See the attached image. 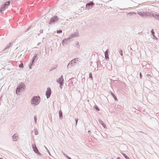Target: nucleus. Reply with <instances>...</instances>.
<instances>
[{"label":"nucleus","instance_id":"1","mask_svg":"<svg viewBox=\"0 0 159 159\" xmlns=\"http://www.w3.org/2000/svg\"><path fill=\"white\" fill-rule=\"evenodd\" d=\"M40 101V98L39 96H34L31 101V103L32 105H37Z\"/></svg>","mask_w":159,"mask_h":159},{"label":"nucleus","instance_id":"2","mask_svg":"<svg viewBox=\"0 0 159 159\" xmlns=\"http://www.w3.org/2000/svg\"><path fill=\"white\" fill-rule=\"evenodd\" d=\"M25 87V85L23 83H21L17 87L16 93L17 94H18L20 91H23Z\"/></svg>","mask_w":159,"mask_h":159},{"label":"nucleus","instance_id":"3","mask_svg":"<svg viewBox=\"0 0 159 159\" xmlns=\"http://www.w3.org/2000/svg\"><path fill=\"white\" fill-rule=\"evenodd\" d=\"M59 20V18L57 16H53L52 17H51L50 19V21L49 22V24H51L53 23H54L56 22H57L58 21V20Z\"/></svg>","mask_w":159,"mask_h":159},{"label":"nucleus","instance_id":"4","mask_svg":"<svg viewBox=\"0 0 159 159\" xmlns=\"http://www.w3.org/2000/svg\"><path fill=\"white\" fill-rule=\"evenodd\" d=\"M78 58H75L71 61L68 64L67 67L68 68L72 66H74L75 65V63L76 61H78Z\"/></svg>","mask_w":159,"mask_h":159},{"label":"nucleus","instance_id":"5","mask_svg":"<svg viewBox=\"0 0 159 159\" xmlns=\"http://www.w3.org/2000/svg\"><path fill=\"white\" fill-rule=\"evenodd\" d=\"M10 2L8 1L6 2L4 5H2L0 9V12H2V11H4L9 5Z\"/></svg>","mask_w":159,"mask_h":159},{"label":"nucleus","instance_id":"6","mask_svg":"<svg viewBox=\"0 0 159 159\" xmlns=\"http://www.w3.org/2000/svg\"><path fill=\"white\" fill-rule=\"evenodd\" d=\"M32 147L34 152L39 156L41 155V154L38 151L36 144H32Z\"/></svg>","mask_w":159,"mask_h":159},{"label":"nucleus","instance_id":"7","mask_svg":"<svg viewBox=\"0 0 159 159\" xmlns=\"http://www.w3.org/2000/svg\"><path fill=\"white\" fill-rule=\"evenodd\" d=\"M51 91L50 88L49 87L48 88L45 94L47 98L48 99L50 98L51 94Z\"/></svg>","mask_w":159,"mask_h":159},{"label":"nucleus","instance_id":"8","mask_svg":"<svg viewBox=\"0 0 159 159\" xmlns=\"http://www.w3.org/2000/svg\"><path fill=\"white\" fill-rule=\"evenodd\" d=\"M79 36V32L78 31H76L74 33L71 34L69 36L68 38L70 39L74 37H77Z\"/></svg>","mask_w":159,"mask_h":159},{"label":"nucleus","instance_id":"9","mask_svg":"<svg viewBox=\"0 0 159 159\" xmlns=\"http://www.w3.org/2000/svg\"><path fill=\"white\" fill-rule=\"evenodd\" d=\"M137 13L139 16L143 17H147V12H142V11H138L137 12Z\"/></svg>","mask_w":159,"mask_h":159},{"label":"nucleus","instance_id":"10","mask_svg":"<svg viewBox=\"0 0 159 159\" xmlns=\"http://www.w3.org/2000/svg\"><path fill=\"white\" fill-rule=\"evenodd\" d=\"M156 13V12L154 13L151 12H147V17L149 16L150 17H153L155 18Z\"/></svg>","mask_w":159,"mask_h":159},{"label":"nucleus","instance_id":"11","mask_svg":"<svg viewBox=\"0 0 159 159\" xmlns=\"http://www.w3.org/2000/svg\"><path fill=\"white\" fill-rule=\"evenodd\" d=\"M94 5V3L92 2H91L90 3H87L86 6L87 7L91 8L93 7Z\"/></svg>","mask_w":159,"mask_h":159},{"label":"nucleus","instance_id":"12","mask_svg":"<svg viewBox=\"0 0 159 159\" xmlns=\"http://www.w3.org/2000/svg\"><path fill=\"white\" fill-rule=\"evenodd\" d=\"M64 79L62 75H61L59 78L57 80V82L59 83H63Z\"/></svg>","mask_w":159,"mask_h":159},{"label":"nucleus","instance_id":"13","mask_svg":"<svg viewBox=\"0 0 159 159\" xmlns=\"http://www.w3.org/2000/svg\"><path fill=\"white\" fill-rule=\"evenodd\" d=\"M18 139V135L17 134H15L12 136V139L13 141H16Z\"/></svg>","mask_w":159,"mask_h":159},{"label":"nucleus","instance_id":"14","mask_svg":"<svg viewBox=\"0 0 159 159\" xmlns=\"http://www.w3.org/2000/svg\"><path fill=\"white\" fill-rule=\"evenodd\" d=\"M38 54L36 53L34 54V56L32 57V59L31 60L32 61L34 62L35 61H36L38 60Z\"/></svg>","mask_w":159,"mask_h":159},{"label":"nucleus","instance_id":"15","mask_svg":"<svg viewBox=\"0 0 159 159\" xmlns=\"http://www.w3.org/2000/svg\"><path fill=\"white\" fill-rule=\"evenodd\" d=\"M98 121L99 122V123L101 124V125L104 128H107V127L106 126V125H105V124L102 121V120H101V119H99L98 120Z\"/></svg>","mask_w":159,"mask_h":159},{"label":"nucleus","instance_id":"16","mask_svg":"<svg viewBox=\"0 0 159 159\" xmlns=\"http://www.w3.org/2000/svg\"><path fill=\"white\" fill-rule=\"evenodd\" d=\"M108 53V49H107V50L105 52V58L106 60H108L109 58Z\"/></svg>","mask_w":159,"mask_h":159},{"label":"nucleus","instance_id":"17","mask_svg":"<svg viewBox=\"0 0 159 159\" xmlns=\"http://www.w3.org/2000/svg\"><path fill=\"white\" fill-rule=\"evenodd\" d=\"M69 39L68 38L67 39H64L62 41V44L63 45H65V44H67V42Z\"/></svg>","mask_w":159,"mask_h":159},{"label":"nucleus","instance_id":"18","mask_svg":"<svg viewBox=\"0 0 159 159\" xmlns=\"http://www.w3.org/2000/svg\"><path fill=\"white\" fill-rule=\"evenodd\" d=\"M59 114L60 118L61 119H62L63 118V115L62 113L61 110L59 111Z\"/></svg>","mask_w":159,"mask_h":159},{"label":"nucleus","instance_id":"19","mask_svg":"<svg viewBox=\"0 0 159 159\" xmlns=\"http://www.w3.org/2000/svg\"><path fill=\"white\" fill-rule=\"evenodd\" d=\"M136 14V13L135 12H129L127 14V15L130 16H133V15H135Z\"/></svg>","mask_w":159,"mask_h":159},{"label":"nucleus","instance_id":"20","mask_svg":"<svg viewBox=\"0 0 159 159\" xmlns=\"http://www.w3.org/2000/svg\"><path fill=\"white\" fill-rule=\"evenodd\" d=\"M34 62V61H32L31 60V61L30 62L29 65V68L30 69L32 68V66L33 65V63Z\"/></svg>","mask_w":159,"mask_h":159},{"label":"nucleus","instance_id":"21","mask_svg":"<svg viewBox=\"0 0 159 159\" xmlns=\"http://www.w3.org/2000/svg\"><path fill=\"white\" fill-rule=\"evenodd\" d=\"M11 45V43H8L6 46L5 47V48L3 50V51L5 50L6 49H7Z\"/></svg>","mask_w":159,"mask_h":159},{"label":"nucleus","instance_id":"22","mask_svg":"<svg viewBox=\"0 0 159 159\" xmlns=\"http://www.w3.org/2000/svg\"><path fill=\"white\" fill-rule=\"evenodd\" d=\"M111 95L112 96L113 98H114L115 100V101H117V98L116 97V96L115 95V94L112 92H111Z\"/></svg>","mask_w":159,"mask_h":159},{"label":"nucleus","instance_id":"23","mask_svg":"<svg viewBox=\"0 0 159 159\" xmlns=\"http://www.w3.org/2000/svg\"><path fill=\"white\" fill-rule=\"evenodd\" d=\"M121 154L124 156V157L126 158V159H129V157L124 153L123 152H121Z\"/></svg>","mask_w":159,"mask_h":159},{"label":"nucleus","instance_id":"24","mask_svg":"<svg viewBox=\"0 0 159 159\" xmlns=\"http://www.w3.org/2000/svg\"><path fill=\"white\" fill-rule=\"evenodd\" d=\"M63 154L68 159H71V158L67 155L64 152H62Z\"/></svg>","mask_w":159,"mask_h":159},{"label":"nucleus","instance_id":"25","mask_svg":"<svg viewBox=\"0 0 159 159\" xmlns=\"http://www.w3.org/2000/svg\"><path fill=\"white\" fill-rule=\"evenodd\" d=\"M155 19H157L159 21V14L156 13Z\"/></svg>","mask_w":159,"mask_h":159},{"label":"nucleus","instance_id":"26","mask_svg":"<svg viewBox=\"0 0 159 159\" xmlns=\"http://www.w3.org/2000/svg\"><path fill=\"white\" fill-rule=\"evenodd\" d=\"M34 134L35 135H37L38 134V131L37 129L36 128L34 129Z\"/></svg>","mask_w":159,"mask_h":159},{"label":"nucleus","instance_id":"27","mask_svg":"<svg viewBox=\"0 0 159 159\" xmlns=\"http://www.w3.org/2000/svg\"><path fill=\"white\" fill-rule=\"evenodd\" d=\"M118 52L121 56H122L123 55V51L122 50L120 49Z\"/></svg>","mask_w":159,"mask_h":159},{"label":"nucleus","instance_id":"28","mask_svg":"<svg viewBox=\"0 0 159 159\" xmlns=\"http://www.w3.org/2000/svg\"><path fill=\"white\" fill-rule=\"evenodd\" d=\"M57 67V66H54V67H52V68H51L50 70V71H51L53 70H54V69H56Z\"/></svg>","mask_w":159,"mask_h":159},{"label":"nucleus","instance_id":"29","mask_svg":"<svg viewBox=\"0 0 159 159\" xmlns=\"http://www.w3.org/2000/svg\"><path fill=\"white\" fill-rule=\"evenodd\" d=\"M94 108L97 111H99V109L98 107L96 106H95Z\"/></svg>","mask_w":159,"mask_h":159},{"label":"nucleus","instance_id":"30","mask_svg":"<svg viewBox=\"0 0 159 159\" xmlns=\"http://www.w3.org/2000/svg\"><path fill=\"white\" fill-rule=\"evenodd\" d=\"M44 147H45V149H46L47 152L49 153V155L50 156H51V154L49 151L47 149V148H46V147L45 146H44Z\"/></svg>","mask_w":159,"mask_h":159},{"label":"nucleus","instance_id":"31","mask_svg":"<svg viewBox=\"0 0 159 159\" xmlns=\"http://www.w3.org/2000/svg\"><path fill=\"white\" fill-rule=\"evenodd\" d=\"M89 78L91 79H93L92 73H89Z\"/></svg>","mask_w":159,"mask_h":159},{"label":"nucleus","instance_id":"32","mask_svg":"<svg viewBox=\"0 0 159 159\" xmlns=\"http://www.w3.org/2000/svg\"><path fill=\"white\" fill-rule=\"evenodd\" d=\"M60 83H59L60 84V88L61 89L62 88V86H63V83H61V82H60Z\"/></svg>","mask_w":159,"mask_h":159},{"label":"nucleus","instance_id":"33","mask_svg":"<svg viewBox=\"0 0 159 159\" xmlns=\"http://www.w3.org/2000/svg\"><path fill=\"white\" fill-rule=\"evenodd\" d=\"M57 34L61 33L62 32V31L61 30H58L57 31Z\"/></svg>","mask_w":159,"mask_h":159},{"label":"nucleus","instance_id":"34","mask_svg":"<svg viewBox=\"0 0 159 159\" xmlns=\"http://www.w3.org/2000/svg\"><path fill=\"white\" fill-rule=\"evenodd\" d=\"M34 119L35 123H36L37 122V117L36 116H34Z\"/></svg>","mask_w":159,"mask_h":159},{"label":"nucleus","instance_id":"35","mask_svg":"<svg viewBox=\"0 0 159 159\" xmlns=\"http://www.w3.org/2000/svg\"><path fill=\"white\" fill-rule=\"evenodd\" d=\"M19 67L20 68H22L23 67V64H21L19 65Z\"/></svg>","mask_w":159,"mask_h":159},{"label":"nucleus","instance_id":"36","mask_svg":"<svg viewBox=\"0 0 159 159\" xmlns=\"http://www.w3.org/2000/svg\"><path fill=\"white\" fill-rule=\"evenodd\" d=\"M151 32L152 33V35H153L155 34L154 32L153 31V29L151 31Z\"/></svg>","mask_w":159,"mask_h":159},{"label":"nucleus","instance_id":"37","mask_svg":"<svg viewBox=\"0 0 159 159\" xmlns=\"http://www.w3.org/2000/svg\"><path fill=\"white\" fill-rule=\"evenodd\" d=\"M152 36L153 37V38H154V39H157V37L155 36V35H154V34L153 35H152Z\"/></svg>","mask_w":159,"mask_h":159},{"label":"nucleus","instance_id":"38","mask_svg":"<svg viewBox=\"0 0 159 159\" xmlns=\"http://www.w3.org/2000/svg\"><path fill=\"white\" fill-rule=\"evenodd\" d=\"M139 75H140V78L141 79L142 77V74H141V72H140V73H139Z\"/></svg>","mask_w":159,"mask_h":159},{"label":"nucleus","instance_id":"39","mask_svg":"<svg viewBox=\"0 0 159 159\" xmlns=\"http://www.w3.org/2000/svg\"><path fill=\"white\" fill-rule=\"evenodd\" d=\"M75 121L76 122V125H77V122L78 121V119H75Z\"/></svg>","mask_w":159,"mask_h":159},{"label":"nucleus","instance_id":"40","mask_svg":"<svg viewBox=\"0 0 159 159\" xmlns=\"http://www.w3.org/2000/svg\"><path fill=\"white\" fill-rule=\"evenodd\" d=\"M40 33H43V30H41L40 31Z\"/></svg>","mask_w":159,"mask_h":159},{"label":"nucleus","instance_id":"41","mask_svg":"<svg viewBox=\"0 0 159 159\" xmlns=\"http://www.w3.org/2000/svg\"><path fill=\"white\" fill-rule=\"evenodd\" d=\"M117 159H121L120 157H118L117 158Z\"/></svg>","mask_w":159,"mask_h":159},{"label":"nucleus","instance_id":"42","mask_svg":"<svg viewBox=\"0 0 159 159\" xmlns=\"http://www.w3.org/2000/svg\"><path fill=\"white\" fill-rule=\"evenodd\" d=\"M90 132H91V131H90V130H89V131H88V132H89V133Z\"/></svg>","mask_w":159,"mask_h":159},{"label":"nucleus","instance_id":"43","mask_svg":"<svg viewBox=\"0 0 159 159\" xmlns=\"http://www.w3.org/2000/svg\"><path fill=\"white\" fill-rule=\"evenodd\" d=\"M79 43L78 42H77V44H78Z\"/></svg>","mask_w":159,"mask_h":159},{"label":"nucleus","instance_id":"44","mask_svg":"<svg viewBox=\"0 0 159 159\" xmlns=\"http://www.w3.org/2000/svg\"><path fill=\"white\" fill-rule=\"evenodd\" d=\"M79 43L78 42H77V44H78Z\"/></svg>","mask_w":159,"mask_h":159},{"label":"nucleus","instance_id":"45","mask_svg":"<svg viewBox=\"0 0 159 159\" xmlns=\"http://www.w3.org/2000/svg\"><path fill=\"white\" fill-rule=\"evenodd\" d=\"M30 28V27H29V28H28V30Z\"/></svg>","mask_w":159,"mask_h":159},{"label":"nucleus","instance_id":"46","mask_svg":"<svg viewBox=\"0 0 159 159\" xmlns=\"http://www.w3.org/2000/svg\"><path fill=\"white\" fill-rule=\"evenodd\" d=\"M44 39V38H43V39Z\"/></svg>","mask_w":159,"mask_h":159}]
</instances>
